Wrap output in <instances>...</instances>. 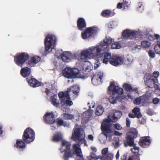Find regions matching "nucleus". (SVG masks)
Returning a JSON list of instances; mask_svg holds the SVG:
<instances>
[{
    "instance_id": "nucleus-1",
    "label": "nucleus",
    "mask_w": 160,
    "mask_h": 160,
    "mask_svg": "<svg viewBox=\"0 0 160 160\" xmlns=\"http://www.w3.org/2000/svg\"><path fill=\"white\" fill-rule=\"evenodd\" d=\"M70 145L71 144L69 142L65 140H62V146L60 150L64 160H68L69 158L73 156L70 150ZM73 153L76 154L77 156L76 160H84L81 149L78 144H73ZM90 160H91V158Z\"/></svg>"
},
{
    "instance_id": "nucleus-2",
    "label": "nucleus",
    "mask_w": 160,
    "mask_h": 160,
    "mask_svg": "<svg viewBox=\"0 0 160 160\" xmlns=\"http://www.w3.org/2000/svg\"><path fill=\"white\" fill-rule=\"evenodd\" d=\"M79 91V87L77 85L72 86L65 92H61L58 94L61 101V104L62 107L65 108L67 106H70L73 104L70 100V97L73 99L78 95Z\"/></svg>"
},
{
    "instance_id": "nucleus-3",
    "label": "nucleus",
    "mask_w": 160,
    "mask_h": 160,
    "mask_svg": "<svg viewBox=\"0 0 160 160\" xmlns=\"http://www.w3.org/2000/svg\"><path fill=\"white\" fill-rule=\"evenodd\" d=\"M108 90L112 92V95L109 97V100L110 103L114 104L118 101L122 99L123 89L119 87L114 82H111L108 87Z\"/></svg>"
},
{
    "instance_id": "nucleus-4",
    "label": "nucleus",
    "mask_w": 160,
    "mask_h": 160,
    "mask_svg": "<svg viewBox=\"0 0 160 160\" xmlns=\"http://www.w3.org/2000/svg\"><path fill=\"white\" fill-rule=\"evenodd\" d=\"M107 121V119H104L101 125V128L102 133L99 135V138L102 144L105 143L107 139L108 141L111 140L113 134L111 128V125L108 124Z\"/></svg>"
},
{
    "instance_id": "nucleus-5",
    "label": "nucleus",
    "mask_w": 160,
    "mask_h": 160,
    "mask_svg": "<svg viewBox=\"0 0 160 160\" xmlns=\"http://www.w3.org/2000/svg\"><path fill=\"white\" fill-rule=\"evenodd\" d=\"M138 132L135 129H132L131 131L127 134V144L125 142L124 145L127 147L128 145L132 148L130 149L131 151L135 155H138L139 151V148L137 146L134 142L133 139L136 138L137 136Z\"/></svg>"
},
{
    "instance_id": "nucleus-6",
    "label": "nucleus",
    "mask_w": 160,
    "mask_h": 160,
    "mask_svg": "<svg viewBox=\"0 0 160 160\" xmlns=\"http://www.w3.org/2000/svg\"><path fill=\"white\" fill-rule=\"evenodd\" d=\"M85 137V133L82 129L79 128L76 124L72 132V139L78 141L80 144L83 143L85 145H87Z\"/></svg>"
},
{
    "instance_id": "nucleus-7",
    "label": "nucleus",
    "mask_w": 160,
    "mask_h": 160,
    "mask_svg": "<svg viewBox=\"0 0 160 160\" xmlns=\"http://www.w3.org/2000/svg\"><path fill=\"white\" fill-rule=\"evenodd\" d=\"M56 38L53 35L49 34L46 36L45 39V51L48 53L52 52L55 50Z\"/></svg>"
},
{
    "instance_id": "nucleus-8",
    "label": "nucleus",
    "mask_w": 160,
    "mask_h": 160,
    "mask_svg": "<svg viewBox=\"0 0 160 160\" xmlns=\"http://www.w3.org/2000/svg\"><path fill=\"white\" fill-rule=\"evenodd\" d=\"M108 148H104L102 151V156H98V157L94 153H91L90 156L91 160H112L113 155L111 153L108 152Z\"/></svg>"
},
{
    "instance_id": "nucleus-9",
    "label": "nucleus",
    "mask_w": 160,
    "mask_h": 160,
    "mask_svg": "<svg viewBox=\"0 0 160 160\" xmlns=\"http://www.w3.org/2000/svg\"><path fill=\"white\" fill-rule=\"evenodd\" d=\"M103 59L102 62L104 63L107 64L108 62L111 65L114 66H118V64L121 62V59L118 58L117 56H112L111 54L108 52H103Z\"/></svg>"
},
{
    "instance_id": "nucleus-10",
    "label": "nucleus",
    "mask_w": 160,
    "mask_h": 160,
    "mask_svg": "<svg viewBox=\"0 0 160 160\" xmlns=\"http://www.w3.org/2000/svg\"><path fill=\"white\" fill-rule=\"evenodd\" d=\"M93 58H100L103 55V52L106 51L102 45L100 44L97 46L89 48Z\"/></svg>"
},
{
    "instance_id": "nucleus-11",
    "label": "nucleus",
    "mask_w": 160,
    "mask_h": 160,
    "mask_svg": "<svg viewBox=\"0 0 160 160\" xmlns=\"http://www.w3.org/2000/svg\"><path fill=\"white\" fill-rule=\"evenodd\" d=\"M79 71L77 68L67 67L62 71L63 76L67 78H74L78 74Z\"/></svg>"
},
{
    "instance_id": "nucleus-12",
    "label": "nucleus",
    "mask_w": 160,
    "mask_h": 160,
    "mask_svg": "<svg viewBox=\"0 0 160 160\" xmlns=\"http://www.w3.org/2000/svg\"><path fill=\"white\" fill-rule=\"evenodd\" d=\"M34 138L35 133L32 129L29 128L25 129L24 132L23 139L26 143L32 142L34 139Z\"/></svg>"
},
{
    "instance_id": "nucleus-13",
    "label": "nucleus",
    "mask_w": 160,
    "mask_h": 160,
    "mask_svg": "<svg viewBox=\"0 0 160 160\" xmlns=\"http://www.w3.org/2000/svg\"><path fill=\"white\" fill-rule=\"evenodd\" d=\"M28 58V54L22 53L17 54L14 57V61L17 65L22 67L26 60Z\"/></svg>"
},
{
    "instance_id": "nucleus-14",
    "label": "nucleus",
    "mask_w": 160,
    "mask_h": 160,
    "mask_svg": "<svg viewBox=\"0 0 160 160\" xmlns=\"http://www.w3.org/2000/svg\"><path fill=\"white\" fill-rule=\"evenodd\" d=\"M144 79L145 85L148 87L150 88L153 87L156 83L158 82L157 79H153L151 74L149 73L146 74L144 76Z\"/></svg>"
},
{
    "instance_id": "nucleus-15",
    "label": "nucleus",
    "mask_w": 160,
    "mask_h": 160,
    "mask_svg": "<svg viewBox=\"0 0 160 160\" xmlns=\"http://www.w3.org/2000/svg\"><path fill=\"white\" fill-rule=\"evenodd\" d=\"M98 30V28L95 27L88 28L85 32L82 33V38L83 39L88 38L96 34Z\"/></svg>"
},
{
    "instance_id": "nucleus-16",
    "label": "nucleus",
    "mask_w": 160,
    "mask_h": 160,
    "mask_svg": "<svg viewBox=\"0 0 160 160\" xmlns=\"http://www.w3.org/2000/svg\"><path fill=\"white\" fill-rule=\"evenodd\" d=\"M138 33V31L127 29L122 32V36L123 39H128L135 38Z\"/></svg>"
},
{
    "instance_id": "nucleus-17",
    "label": "nucleus",
    "mask_w": 160,
    "mask_h": 160,
    "mask_svg": "<svg viewBox=\"0 0 160 160\" xmlns=\"http://www.w3.org/2000/svg\"><path fill=\"white\" fill-rule=\"evenodd\" d=\"M122 115V113L120 111H117L115 112L113 114H109L108 116V119H107L108 124L111 125V126L113 125V124L110 123V122H113L116 121Z\"/></svg>"
},
{
    "instance_id": "nucleus-18",
    "label": "nucleus",
    "mask_w": 160,
    "mask_h": 160,
    "mask_svg": "<svg viewBox=\"0 0 160 160\" xmlns=\"http://www.w3.org/2000/svg\"><path fill=\"white\" fill-rule=\"evenodd\" d=\"M103 77V74L102 72H98L92 78V83L94 85H97L101 83Z\"/></svg>"
},
{
    "instance_id": "nucleus-19",
    "label": "nucleus",
    "mask_w": 160,
    "mask_h": 160,
    "mask_svg": "<svg viewBox=\"0 0 160 160\" xmlns=\"http://www.w3.org/2000/svg\"><path fill=\"white\" fill-rule=\"evenodd\" d=\"M152 94V93L148 92L140 97L141 105L142 106H147L149 104L148 101L151 99Z\"/></svg>"
},
{
    "instance_id": "nucleus-20",
    "label": "nucleus",
    "mask_w": 160,
    "mask_h": 160,
    "mask_svg": "<svg viewBox=\"0 0 160 160\" xmlns=\"http://www.w3.org/2000/svg\"><path fill=\"white\" fill-rule=\"evenodd\" d=\"M112 39L109 36H107L103 39V42H101L100 43L102 45L103 48H104V49L106 51H107L109 49V46L112 42Z\"/></svg>"
},
{
    "instance_id": "nucleus-21",
    "label": "nucleus",
    "mask_w": 160,
    "mask_h": 160,
    "mask_svg": "<svg viewBox=\"0 0 160 160\" xmlns=\"http://www.w3.org/2000/svg\"><path fill=\"white\" fill-rule=\"evenodd\" d=\"M93 58L89 48L82 51L80 53V59L83 61Z\"/></svg>"
},
{
    "instance_id": "nucleus-22",
    "label": "nucleus",
    "mask_w": 160,
    "mask_h": 160,
    "mask_svg": "<svg viewBox=\"0 0 160 160\" xmlns=\"http://www.w3.org/2000/svg\"><path fill=\"white\" fill-rule=\"evenodd\" d=\"M53 112H47L46 113L44 116L45 121L48 123L52 124L55 122L54 118L55 115Z\"/></svg>"
},
{
    "instance_id": "nucleus-23",
    "label": "nucleus",
    "mask_w": 160,
    "mask_h": 160,
    "mask_svg": "<svg viewBox=\"0 0 160 160\" xmlns=\"http://www.w3.org/2000/svg\"><path fill=\"white\" fill-rule=\"evenodd\" d=\"M60 57L62 61L65 62H69L72 60V53L70 52H64L60 55Z\"/></svg>"
},
{
    "instance_id": "nucleus-24",
    "label": "nucleus",
    "mask_w": 160,
    "mask_h": 160,
    "mask_svg": "<svg viewBox=\"0 0 160 160\" xmlns=\"http://www.w3.org/2000/svg\"><path fill=\"white\" fill-rule=\"evenodd\" d=\"M118 58L121 59V63L120 64H118V65H120L123 64L127 66L130 65L132 61L133 58L131 56H128L126 58L123 57L118 56Z\"/></svg>"
},
{
    "instance_id": "nucleus-25",
    "label": "nucleus",
    "mask_w": 160,
    "mask_h": 160,
    "mask_svg": "<svg viewBox=\"0 0 160 160\" xmlns=\"http://www.w3.org/2000/svg\"><path fill=\"white\" fill-rule=\"evenodd\" d=\"M142 115L140 111V108L136 107L132 110V113H130L129 117L130 118H135L137 117L138 118L141 117Z\"/></svg>"
},
{
    "instance_id": "nucleus-26",
    "label": "nucleus",
    "mask_w": 160,
    "mask_h": 160,
    "mask_svg": "<svg viewBox=\"0 0 160 160\" xmlns=\"http://www.w3.org/2000/svg\"><path fill=\"white\" fill-rule=\"evenodd\" d=\"M150 143L151 142L149 137H144L141 138L139 144L143 147H145L148 146Z\"/></svg>"
},
{
    "instance_id": "nucleus-27",
    "label": "nucleus",
    "mask_w": 160,
    "mask_h": 160,
    "mask_svg": "<svg viewBox=\"0 0 160 160\" xmlns=\"http://www.w3.org/2000/svg\"><path fill=\"white\" fill-rule=\"evenodd\" d=\"M27 80L29 85L32 87H38L41 85L40 82L34 78H31L28 79L27 78Z\"/></svg>"
},
{
    "instance_id": "nucleus-28",
    "label": "nucleus",
    "mask_w": 160,
    "mask_h": 160,
    "mask_svg": "<svg viewBox=\"0 0 160 160\" xmlns=\"http://www.w3.org/2000/svg\"><path fill=\"white\" fill-rule=\"evenodd\" d=\"M75 114L73 115L70 114L68 113H64L63 114V118L66 119H70L73 118L74 116L77 117V118L76 119L77 120H78L79 119V114L78 112L76 110H74Z\"/></svg>"
},
{
    "instance_id": "nucleus-29",
    "label": "nucleus",
    "mask_w": 160,
    "mask_h": 160,
    "mask_svg": "<svg viewBox=\"0 0 160 160\" xmlns=\"http://www.w3.org/2000/svg\"><path fill=\"white\" fill-rule=\"evenodd\" d=\"M77 26L78 29L81 30L86 27L85 20L82 18H79L77 21Z\"/></svg>"
},
{
    "instance_id": "nucleus-30",
    "label": "nucleus",
    "mask_w": 160,
    "mask_h": 160,
    "mask_svg": "<svg viewBox=\"0 0 160 160\" xmlns=\"http://www.w3.org/2000/svg\"><path fill=\"white\" fill-rule=\"evenodd\" d=\"M52 96L51 97L50 99L51 104L54 106L58 107L59 105L58 100L57 99V96L56 94L52 93Z\"/></svg>"
},
{
    "instance_id": "nucleus-31",
    "label": "nucleus",
    "mask_w": 160,
    "mask_h": 160,
    "mask_svg": "<svg viewBox=\"0 0 160 160\" xmlns=\"http://www.w3.org/2000/svg\"><path fill=\"white\" fill-rule=\"evenodd\" d=\"M83 70L86 72H89L93 68L92 65L90 62L88 61H85L82 66Z\"/></svg>"
},
{
    "instance_id": "nucleus-32",
    "label": "nucleus",
    "mask_w": 160,
    "mask_h": 160,
    "mask_svg": "<svg viewBox=\"0 0 160 160\" xmlns=\"http://www.w3.org/2000/svg\"><path fill=\"white\" fill-rule=\"evenodd\" d=\"M31 72L30 68L26 67L22 68L21 70V75L24 77H26L29 76Z\"/></svg>"
},
{
    "instance_id": "nucleus-33",
    "label": "nucleus",
    "mask_w": 160,
    "mask_h": 160,
    "mask_svg": "<svg viewBox=\"0 0 160 160\" xmlns=\"http://www.w3.org/2000/svg\"><path fill=\"white\" fill-rule=\"evenodd\" d=\"M123 88L127 91H129L130 92H138V89L136 87H132L130 84L127 83H124L123 85Z\"/></svg>"
},
{
    "instance_id": "nucleus-34",
    "label": "nucleus",
    "mask_w": 160,
    "mask_h": 160,
    "mask_svg": "<svg viewBox=\"0 0 160 160\" xmlns=\"http://www.w3.org/2000/svg\"><path fill=\"white\" fill-rule=\"evenodd\" d=\"M62 135L60 132H56L54 134L52 138V140L53 142H57L62 140Z\"/></svg>"
},
{
    "instance_id": "nucleus-35",
    "label": "nucleus",
    "mask_w": 160,
    "mask_h": 160,
    "mask_svg": "<svg viewBox=\"0 0 160 160\" xmlns=\"http://www.w3.org/2000/svg\"><path fill=\"white\" fill-rule=\"evenodd\" d=\"M15 146L20 150H23L25 148V144L22 140H17Z\"/></svg>"
},
{
    "instance_id": "nucleus-36",
    "label": "nucleus",
    "mask_w": 160,
    "mask_h": 160,
    "mask_svg": "<svg viewBox=\"0 0 160 160\" xmlns=\"http://www.w3.org/2000/svg\"><path fill=\"white\" fill-rule=\"evenodd\" d=\"M92 111H87L83 113L82 117L83 119L86 121L88 120L92 116Z\"/></svg>"
},
{
    "instance_id": "nucleus-37",
    "label": "nucleus",
    "mask_w": 160,
    "mask_h": 160,
    "mask_svg": "<svg viewBox=\"0 0 160 160\" xmlns=\"http://www.w3.org/2000/svg\"><path fill=\"white\" fill-rule=\"evenodd\" d=\"M57 123L58 126H62L64 127H69L70 126L69 123L64 122L62 119L58 118L57 120Z\"/></svg>"
},
{
    "instance_id": "nucleus-38",
    "label": "nucleus",
    "mask_w": 160,
    "mask_h": 160,
    "mask_svg": "<svg viewBox=\"0 0 160 160\" xmlns=\"http://www.w3.org/2000/svg\"><path fill=\"white\" fill-rule=\"evenodd\" d=\"M104 111L103 108L101 105L98 106L95 111V114L97 116H100L102 114Z\"/></svg>"
},
{
    "instance_id": "nucleus-39",
    "label": "nucleus",
    "mask_w": 160,
    "mask_h": 160,
    "mask_svg": "<svg viewBox=\"0 0 160 160\" xmlns=\"http://www.w3.org/2000/svg\"><path fill=\"white\" fill-rule=\"evenodd\" d=\"M114 14V12H111L110 11L108 10L103 11L101 13L102 16L106 17L112 16Z\"/></svg>"
},
{
    "instance_id": "nucleus-40",
    "label": "nucleus",
    "mask_w": 160,
    "mask_h": 160,
    "mask_svg": "<svg viewBox=\"0 0 160 160\" xmlns=\"http://www.w3.org/2000/svg\"><path fill=\"white\" fill-rule=\"evenodd\" d=\"M40 59L41 58L39 57L38 56H34L32 58L31 61L29 62L28 64L32 66V65H30L32 62L33 63L36 64L38 63L40 61Z\"/></svg>"
},
{
    "instance_id": "nucleus-41",
    "label": "nucleus",
    "mask_w": 160,
    "mask_h": 160,
    "mask_svg": "<svg viewBox=\"0 0 160 160\" xmlns=\"http://www.w3.org/2000/svg\"><path fill=\"white\" fill-rule=\"evenodd\" d=\"M154 50L158 54H160V39L157 41V44L154 47Z\"/></svg>"
},
{
    "instance_id": "nucleus-42",
    "label": "nucleus",
    "mask_w": 160,
    "mask_h": 160,
    "mask_svg": "<svg viewBox=\"0 0 160 160\" xmlns=\"http://www.w3.org/2000/svg\"><path fill=\"white\" fill-rule=\"evenodd\" d=\"M121 48L120 44L118 42L112 43L111 45V48L113 49H118Z\"/></svg>"
},
{
    "instance_id": "nucleus-43",
    "label": "nucleus",
    "mask_w": 160,
    "mask_h": 160,
    "mask_svg": "<svg viewBox=\"0 0 160 160\" xmlns=\"http://www.w3.org/2000/svg\"><path fill=\"white\" fill-rule=\"evenodd\" d=\"M80 53L79 51L76 52L74 53H72V59H76L78 60L80 59Z\"/></svg>"
},
{
    "instance_id": "nucleus-44",
    "label": "nucleus",
    "mask_w": 160,
    "mask_h": 160,
    "mask_svg": "<svg viewBox=\"0 0 160 160\" xmlns=\"http://www.w3.org/2000/svg\"><path fill=\"white\" fill-rule=\"evenodd\" d=\"M124 9H127L130 6L131 2L129 0H123L122 2Z\"/></svg>"
},
{
    "instance_id": "nucleus-45",
    "label": "nucleus",
    "mask_w": 160,
    "mask_h": 160,
    "mask_svg": "<svg viewBox=\"0 0 160 160\" xmlns=\"http://www.w3.org/2000/svg\"><path fill=\"white\" fill-rule=\"evenodd\" d=\"M141 48L140 46H137L132 48L131 51L132 52L134 53H136L139 52Z\"/></svg>"
},
{
    "instance_id": "nucleus-46",
    "label": "nucleus",
    "mask_w": 160,
    "mask_h": 160,
    "mask_svg": "<svg viewBox=\"0 0 160 160\" xmlns=\"http://www.w3.org/2000/svg\"><path fill=\"white\" fill-rule=\"evenodd\" d=\"M141 44L142 47L147 48L149 47L151 43L147 41H144L141 42Z\"/></svg>"
},
{
    "instance_id": "nucleus-47",
    "label": "nucleus",
    "mask_w": 160,
    "mask_h": 160,
    "mask_svg": "<svg viewBox=\"0 0 160 160\" xmlns=\"http://www.w3.org/2000/svg\"><path fill=\"white\" fill-rule=\"evenodd\" d=\"M154 88L155 89L154 91L155 93L160 96V86L158 84H155Z\"/></svg>"
},
{
    "instance_id": "nucleus-48",
    "label": "nucleus",
    "mask_w": 160,
    "mask_h": 160,
    "mask_svg": "<svg viewBox=\"0 0 160 160\" xmlns=\"http://www.w3.org/2000/svg\"><path fill=\"white\" fill-rule=\"evenodd\" d=\"M138 7L137 10L140 12H142L143 10V6L141 2H139L138 3Z\"/></svg>"
},
{
    "instance_id": "nucleus-49",
    "label": "nucleus",
    "mask_w": 160,
    "mask_h": 160,
    "mask_svg": "<svg viewBox=\"0 0 160 160\" xmlns=\"http://www.w3.org/2000/svg\"><path fill=\"white\" fill-rule=\"evenodd\" d=\"M135 92H130L128 94L127 96L128 98L131 99H133L135 97Z\"/></svg>"
},
{
    "instance_id": "nucleus-50",
    "label": "nucleus",
    "mask_w": 160,
    "mask_h": 160,
    "mask_svg": "<svg viewBox=\"0 0 160 160\" xmlns=\"http://www.w3.org/2000/svg\"><path fill=\"white\" fill-rule=\"evenodd\" d=\"M133 103L136 105H139L141 104V101H140V97H139L138 98H136L134 101H133Z\"/></svg>"
},
{
    "instance_id": "nucleus-51",
    "label": "nucleus",
    "mask_w": 160,
    "mask_h": 160,
    "mask_svg": "<svg viewBox=\"0 0 160 160\" xmlns=\"http://www.w3.org/2000/svg\"><path fill=\"white\" fill-rule=\"evenodd\" d=\"M148 53L149 56L151 58H154L155 57V54L153 51L150 50L148 51Z\"/></svg>"
},
{
    "instance_id": "nucleus-52",
    "label": "nucleus",
    "mask_w": 160,
    "mask_h": 160,
    "mask_svg": "<svg viewBox=\"0 0 160 160\" xmlns=\"http://www.w3.org/2000/svg\"><path fill=\"white\" fill-rule=\"evenodd\" d=\"M114 127L115 128L118 130H121L122 128V127L118 123H116L114 125Z\"/></svg>"
},
{
    "instance_id": "nucleus-53",
    "label": "nucleus",
    "mask_w": 160,
    "mask_h": 160,
    "mask_svg": "<svg viewBox=\"0 0 160 160\" xmlns=\"http://www.w3.org/2000/svg\"><path fill=\"white\" fill-rule=\"evenodd\" d=\"M159 75V72L157 71H154L153 73V77L156 79L158 77Z\"/></svg>"
},
{
    "instance_id": "nucleus-54",
    "label": "nucleus",
    "mask_w": 160,
    "mask_h": 160,
    "mask_svg": "<svg viewBox=\"0 0 160 160\" xmlns=\"http://www.w3.org/2000/svg\"><path fill=\"white\" fill-rule=\"evenodd\" d=\"M159 101V99L157 98H156L153 99L152 102L154 104H157L158 103Z\"/></svg>"
},
{
    "instance_id": "nucleus-55",
    "label": "nucleus",
    "mask_w": 160,
    "mask_h": 160,
    "mask_svg": "<svg viewBox=\"0 0 160 160\" xmlns=\"http://www.w3.org/2000/svg\"><path fill=\"white\" fill-rule=\"evenodd\" d=\"M108 27L110 28H113L114 27V22H112L109 23L108 24Z\"/></svg>"
},
{
    "instance_id": "nucleus-56",
    "label": "nucleus",
    "mask_w": 160,
    "mask_h": 160,
    "mask_svg": "<svg viewBox=\"0 0 160 160\" xmlns=\"http://www.w3.org/2000/svg\"><path fill=\"white\" fill-rule=\"evenodd\" d=\"M130 120L128 118H127L126 120V124L127 127H130Z\"/></svg>"
},
{
    "instance_id": "nucleus-57",
    "label": "nucleus",
    "mask_w": 160,
    "mask_h": 160,
    "mask_svg": "<svg viewBox=\"0 0 160 160\" xmlns=\"http://www.w3.org/2000/svg\"><path fill=\"white\" fill-rule=\"evenodd\" d=\"M100 65V63L99 61H96L95 63L94 64V68L95 69H96Z\"/></svg>"
},
{
    "instance_id": "nucleus-58",
    "label": "nucleus",
    "mask_w": 160,
    "mask_h": 160,
    "mask_svg": "<svg viewBox=\"0 0 160 160\" xmlns=\"http://www.w3.org/2000/svg\"><path fill=\"white\" fill-rule=\"evenodd\" d=\"M113 126V125H112V126H111V129H112V127ZM112 131H113L112 129ZM113 133V135H114V134L115 135H116L117 136H121L122 135V133H120L119 132L117 131L115 132H114ZM113 135L112 136H113Z\"/></svg>"
},
{
    "instance_id": "nucleus-59",
    "label": "nucleus",
    "mask_w": 160,
    "mask_h": 160,
    "mask_svg": "<svg viewBox=\"0 0 160 160\" xmlns=\"http://www.w3.org/2000/svg\"><path fill=\"white\" fill-rule=\"evenodd\" d=\"M119 146V140H117L114 144V146L115 148H117Z\"/></svg>"
},
{
    "instance_id": "nucleus-60",
    "label": "nucleus",
    "mask_w": 160,
    "mask_h": 160,
    "mask_svg": "<svg viewBox=\"0 0 160 160\" xmlns=\"http://www.w3.org/2000/svg\"><path fill=\"white\" fill-rule=\"evenodd\" d=\"M123 5L122 3L119 2L118 3L117 6V8L118 9H121Z\"/></svg>"
},
{
    "instance_id": "nucleus-61",
    "label": "nucleus",
    "mask_w": 160,
    "mask_h": 160,
    "mask_svg": "<svg viewBox=\"0 0 160 160\" xmlns=\"http://www.w3.org/2000/svg\"><path fill=\"white\" fill-rule=\"evenodd\" d=\"M88 138L89 140L92 141L93 140L94 137L92 135H89L88 136Z\"/></svg>"
},
{
    "instance_id": "nucleus-62",
    "label": "nucleus",
    "mask_w": 160,
    "mask_h": 160,
    "mask_svg": "<svg viewBox=\"0 0 160 160\" xmlns=\"http://www.w3.org/2000/svg\"><path fill=\"white\" fill-rule=\"evenodd\" d=\"M119 151L118 150V151L117 152V153L115 156V158H116V159L118 160L119 158Z\"/></svg>"
},
{
    "instance_id": "nucleus-63",
    "label": "nucleus",
    "mask_w": 160,
    "mask_h": 160,
    "mask_svg": "<svg viewBox=\"0 0 160 160\" xmlns=\"http://www.w3.org/2000/svg\"><path fill=\"white\" fill-rule=\"evenodd\" d=\"M155 37L157 41H158L159 39H160V36L158 34H155Z\"/></svg>"
},
{
    "instance_id": "nucleus-64",
    "label": "nucleus",
    "mask_w": 160,
    "mask_h": 160,
    "mask_svg": "<svg viewBox=\"0 0 160 160\" xmlns=\"http://www.w3.org/2000/svg\"><path fill=\"white\" fill-rule=\"evenodd\" d=\"M121 160H126V155H124L122 156L121 158Z\"/></svg>"
}]
</instances>
